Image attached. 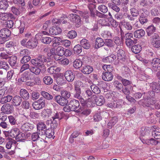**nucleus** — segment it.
Segmentation results:
<instances>
[{"label": "nucleus", "mask_w": 160, "mask_h": 160, "mask_svg": "<svg viewBox=\"0 0 160 160\" xmlns=\"http://www.w3.org/2000/svg\"><path fill=\"white\" fill-rule=\"evenodd\" d=\"M19 131V130L17 128H13L10 132V136L13 138H15L17 137V135Z\"/></svg>", "instance_id": "nucleus-52"}, {"label": "nucleus", "mask_w": 160, "mask_h": 160, "mask_svg": "<svg viewBox=\"0 0 160 160\" xmlns=\"http://www.w3.org/2000/svg\"><path fill=\"white\" fill-rule=\"evenodd\" d=\"M1 111L5 113L9 114L12 113L13 111V107L9 103H5L2 107Z\"/></svg>", "instance_id": "nucleus-11"}, {"label": "nucleus", "mask_w": 160, "mask_h": 160, "mask_svg": "<svg viewBox=\"0 0 160 160\" xmlns=\"http://www.w3.org/2000/svg\"><path fill=\"white\" fill-rule=\"evenodd\" d=\"M74 93L73 97L76 98H79L81 96V88L78 85L76 84L74 86Z\"/></svg>", "instance_id": "nucleus-31"}, {"label": "nucleus", "mask_w": 160, "mask_h": 160, "mask_svg": "<svg viewBox=\"0 0 160 160\" xmlns=\"http://www.w3.org/2000/svg\"><path fill=\"white\" fill-rule=\"evenodd\" d=\"M103 69L105 71V72L112 73L113 70V67L110 65H104L102 67Z\"/></svg>", "instance_id": "nucleus-56"}, {"label": "nucleus", "mask_w": 160, "mask_h": 160, "mask_svg": "<svg viewBox=\"0 0 160 160\" xmlns=\"http://www.w3.org/2000/svg\"><path fill=\"white\" fill-rule=\"evenodd\" d=\"M62 31V29L59 27L52 26L49 29V34L52 35H56L61 33Z\"/></svg>", "instance_id": "nucleus-15"}, {"label": "nucleus", "mask_w": 160, "mask_h": 160, "mask_svg": "<svg viewBox=\"0 0 160 160\" xmlns=\"http://www.w3.org/2000/svg\"><path fill=\"white\" fill-rule=\"evenodd\" d=\"M29 70L31 72L36 75H38L41 71V69L39 67L36 66H31Z\"/></svg>", "instance_id": "nucleus-33"}, {"label": "nucleus", "mask_w": 160, "mask_h": 160, "mask_svg": "<svg viewBox=\"0 0 160 160\" xmlns=\"http://www.w3.org/2000/svg\"><path fill=\"white\" fill-rule=\"evenodd\" d=\"M156 28L153 25L149 26L146 29V32L148 36H151L155 32Z\"/></svg>", "instance_id": "nucleus-37"}, {"label": "nucleus", "mask_w": 160, "mask_h": 160, "mask_svg": "<svg viewBox=\"0 0 160 160\" xmlns=\"http://www.w3.org/2000/svg\"><path fill=\"white\" fill-rule=\"evenodd\" d=\"M53 100L62 106H66L68 102V100L66 98H63L60 95L55 96Z\"/></svg>", "instance_id": "nucleus-10"}, {"label": "nucleus", "mask_w": 160, "mask_h": 160, "mask_svg": "<svg viewBox=\"0 0 160 160\" xmlns=\"http://www.w3.org/2000/svg\"><path fill=\"white\" fill-rule=\"evenodd\" d=\"M116 56L114 54H111L110 55L103 58L102 61L104 63H111L113 62L116 58Z\"/></svg>", "instance_id": "nucleus-25"}, {"label": "nucleus", "mask_w": 160, "mask_h": 160, "mask_svg": "<svg viewBox=\"0 0 160 160\" xmlns=\"http://www.w3.org/2000/svg\"><path fill=\"white\" fill-rule=\"evenodd\" d=\"M104 42L103 39L101 38L98 37L96 39L94 47L96 49H98L104 46Z\"/></svg>", "instance_id": "nucleus-20"}, {"label": "nucleus", "mask_w": 160, "mask_h": 160, "mask_svg": "<svg viewBox=\"0 0 160 160\" xmlns=\"http://www.w3.org/2000/svg\"><path fill=\"white\" fill-rule=\"evenodd\" d=\"M41 95L43 96V97L45 99L48 100H50L53 99L52 96L48 93V92L44 91H42L41 92Z\"/></svg>", "instance_id": "nucleus-40"}, {"label": "nucleus", "mask_w": 160, "mask_h": 160, "mask_svg": "<svg viewBox=\"0 0 160 160\" xmlns=\"http://www.w3.org/2000/svg\"><path fill=\"white\" fill-rule=\"evenodd\" d=\"M66 36L70 39H73L77 37V32L75 30H71L68 32Z\"/></svg>", "instance_id": "nucleus-49"}, {"label": "nucleus", "mask_w": 160, "mask_h": 160, "mask_svg": "<svg viewBox=\"0 0 160 160\" xmlns=\"http://www.w3.org/2000/svg\"><path fill=\"white\" fill-rule=\"evenodd\" d=\"M118 121V118L116 116L112 117L107 124L108 127L109 129L112 128L116 123Z\"/></svg>", "instance_id": "nucleus-32"}, {"label": "nucleus", "mask_w": 160, "mask_h": 160, "mask_svg": "<svg viewBox=\"0 0 160 160\" xmlns=\"http://www.w3.org/2000/svg\"><path fill=\"white\" fill-rule=\"evenodd\" d=\"M73 67L76 68H79L82 65V62L79 59L76 60L73 63Z\"/></svg>", "instance_id": "nucleus-54"}, {"label": "nucleus", "mask_w": 160, "mask_h": 160, "mask_svg": "<svg viewBox=\"0 0 160 160\" xmlns=\"http://www.w3.org/2000/svg\"><path fill=\"white\" fill-rule=\"evenodd\" d=\"M117 59L115 62L116 65L119 63H123L126 60L125 52L122 49H119L117 52Z\"/></svg>", "instance_id": "nucleus-3"}, {"label": "nucleus", "mask_w": 160, "mask_h": 160, "mask_svg": "<svg viewBox=\"0 0 160 160\" xmlns=\"http://www.w3.org/2000/svg\"><path fill=\"white\" fill-rule=\"evenodd\" d=\"M82 47L80 44H77L74 47L73 51L75 54L78 55L82 52Z\"/></svg>", "instance_id": "nucleus-45"}, {"label": "nucleus", "mask_w": 160, "mask_h": 160, "mask_svg": "<svg viewBox=\"0 0 160 160\" xmlns=\"http://www.w3.org/2000/svg\"><path fill=\"white\" fill-rule=\"evenodd\" d=\"M14 22L12 20H7L5 22L4 25L6 27L9 28H14Z\"/></svg>", "instance_id": "nucleus-50"}, {"label": "nucleus", "mask_w": 160, "mask_h": 160, "mask_svg": "<svg viewBox=\"0 0 160 160\" xmlns=\"http://www.w3.org/2000/svg\"><path fill=\"white\" fill-rule=\"evenodd\" d=\"M140 9L136 8H132L130 9V13L133 16L137 17L139 15V12H140Z\"/></svg>", "instance_id": "nucleus-48"}, {"label": "nucleus", "mask_w": 160, "mask_h": 160, "mask_svg": "<svg viewBox=\"0 0 160 160\" xmlns=\"http://www.w3.org/2000/svg\"><path fill=\"white\" fill-rule=\"evenodd\" d=\"M19 94L21 98L24 100H28L29 98V94L28 91L23 88L21 89L19 92Z\"/></svg>", "instance_id": "nucleus-26"}, {"label": "nucleus", "mask_w": 160, "mask_h": 160, "mask_svg": "<svg viewBox=\"0 0 160 160\" xmlns=\"http://www.w3.org/2000/svg\"><path fill=\"white\" fill-rule=\"evenodd\" d=\"M92 96V98L95 100L97 105L101 106L104 103L105 100L103 96H97L95 95H94Z\"/></svg>", "instance_id": "nucleus-16"}, {"label": "nucleus", "mask_w": 160, "mask_h": 160, "mask_svg": "<svg viewBox=\"0 0 160 160\" xmlns=\"http://www.w3.org/2000/svg\"><path fill=\"white\" fill-rule=\"evenodd\" d=\"M39 132L37 131L31 133V140L33 142H37V145L38 147H43L44 145L45 140L41 138L39 136Z\"/></svg>", "instance_id": "nucleus-1"}, {"label": "nucleus", "mask_w": 160, "mask_h": 160, "mask_svg": "<svg viewBox=\"0 0 160 160\" xmlns=\"http://www.w3.org/2000/svg\"><path fill=\"white\" fill-rule=\"evenodd\" d=\"M132 90L133 91V87L132 86H128L127 87H123V89L121 91L124 94L126 95H129L130 94V91Z\"/></svg>", "instance_id": "nucleus-39"}, {"label": "nucleus", "mask_w": 160, "mask_h": 160, "mask_svg": "<svg viewBox=\"0 0 160 160\" xmlns=\"http://www.w3.org/2000/svg\"><path fill=\"white\" fill-rule=\"evenodd\" d=\"M54 133L53 130H50L48 129L44 135H46L47 137L50 138L52 137Z\"/></svg>", "instance_id": "nucleus-61"}, {"label": "nucleus", "mask_w": 160, "mask_h": 160, "mask_svg": "<svg viewBox=\"0 0 160 160\" xmlns=\"http://www.w3.org/2000/svg\"><path fill=\"white\" fill-rule=\"evenodd\" d=\"M61 96L66 98V99L69 98L71 96V93L66 90H63L61 92Z\"/></svg>", "instance_id": "nucleus-58"}, {"label": "nucleus", "mask_w": 160, "mask_h": 160, "mask_svg": "<svg viewBox=\"0 0 160 160\" xmlns=\"http://www.w3.org/2000/svg\"><path fill=\"white\" fill-rule=\"evenodd\" d=\"M12 99V96L10 95H4L3 98H1L0 101V103L2 104L5 103L7 102H9Z\"/></svg>", "instance_id": "nucleus-34"}, {"label": "nucleus", "mask_w": 160, "mask_h": 160, "mask_svg": "<svg viewBox=\"0 0 160 160\" xmlns=\"http://www.w3.org/2000/svg\"><path fill=\"white\" fill-rule=\"evenodd\" d=\"M33 125L29 123H25L23 124L21 127L23 132H26L30 131L33 128Z\"/></svg>", "instance_id": "nucleus-27"}, {"label": "nucleus", "mask_w": 160, "mask_h": 160, "mask_svg": "<svg viewBox=\"0 0 160 160\" xmlns=\"http://www.w3.org/2000/svg\"><path fill=\"white\" fill-rule=\"evenodd\" d=\"M151 68L154 71L160 69V58H154L151 61Z\"/></svg>", "instance_id": "nucleus-7"}, {"label": "nucleus", "mask_w": 160, "mask_h": 160, "mask_svg": "<svg viewBox=\"0 0 160 160\" xmlns=\"http://www.w3.org/2000/svg\"><path fill=\"white\" fill-rule=\"evenodd\" d=\"M90 88L93 92L95 94H98L101 92L100 88L98 86L95 85H92L90 86Z\"/></svg>", "instance_id": "nucleus-59"}, {"label": "nucleus", "mask_w": 160, "mask_h": 160, "mask_svg": "<svg viewBox=\"0 0 160 160\" xmlns=\"http://www.w3.org/2000/svg\"><path fill=\"white\" fill-rule=\"evenodd\" d=\"M150 87L152 90L156 93L160 92V84L157 82H152L150 84Z\"/></svg>", "instance_id": "nucleus-29"}, {"label": "nucleus", "mask_w": 160, "mask_h": 160, "mask_svg": "<svg viewBox=\"0 0 160 160\" xmlns=\"http://www.w3.org/2000/svg\"><path fill=\"white\" fill-rule=\"evenodd\" d=\"M64 48L62 47H58L56 49L57 53L59 56H62L65 54Z\"/></svg>", "instance_id": "nucleus-57"}, {"label": "nucleus", "mask_w": 160, "mask_h": 160, "mask_svg": "<svg viewBox=\"0 0 160 160\" xmlns=\"http://www.w3.org/2000/svg\"><path fill=\"white\" fill-rule=\"evenodd\" d=\"M113 84L116 88L120 92H121V91L123 89V86L121 83L119 82L118 81L114 82Z\"/></svg>", "instance_id": "nucleus-53"}, {"label": "nucleus", "mask_w": 160, "mask_h": 160, "mask_svg": "<svg viewBox=\"0 0 160 160\" xmlns=\"http://www.w3.org/2000/svg\"><path fill=\"white\" fill-rule=\"evenodd\" d=\"M52 112L50 109H46L43 110L42 116L45 118H47L51 115Z\"/></svg>", "instance_id": "nucleus-36"}, {"label": "nucleus", "mask_w": 160, "mask_h": 160, "mask_svg": "<svg viewBox=\"0 0 160 160\" xmlns=\"http://www.w3.org/2000/svg\"><path fill=\"white\" fill-rule=\"evenodd\" d=\"M38 58L40 59L44 65L45 63H47L48 66L51 65L53 63V61L49 58H47L43 55H40Z\"/></svg>", "instance_id": "nucleus-18"}, {"label": "nucleus", "mask_w": 160, "mask_h": 160, "mask_svg": "<svg viewBox=\"0 0 160 160\" xmlns=\"http://www.w3.org/2000/svg\"><path fill=\"white\" fill-rule=\"evenodd\" d=\"M90 13L87 11L84 12L82 15V17L84 19L85 22L87 23H89L90 22L89 19L90 18Z\"/></svg>", "instance_id": "nucleus-46"}, {"label": "nucleus", "mask_w": 160, "mask_h": 160, "mask_svg": "<svg viewBox=\"0 0 160 160\" xmlns=\"http://www.w3.org/2000/svg\"><path fill=\"white\" fill-rule=\"evenodd\" d=\"M8 6L7 0H2L0 1V9L6 10Z\"/></svg>", "instance_id": "nucleus-43"}, {"label": "nucleus", "mask_w": 160, "mask_h": 160, "mask_svg": "<svg viewBox=\"0 0 160 160\" xmlns=\"http://www.w3.org/2000/svg\"><path fill=\"white\" fill-rule=\"evenodd\" d=\"M151 44L155 48H158L160 47V40L151 41Z\"/></svg>", "instance_id": "nucleus-64"}, {"label": "nucleus", "mask_w": 160, "mask_h": 160, "mask_svg": "<svg viewBox=\"0 0 160 160\" xmlns=\"http://www.w3.org/2000/svg\"><path fill=\"white\" fill-rule=\"evenodd\" d=\"M118 5L114 4L111 2L108 3V7L111 8L117 12H118L120 10V8L118 6Z\"/></svg>", "instance_id": "nucleus-47"}, {"label": "nucleus", "mask_w": 160, "mask_h": 160, "mask_svg": "<svg viewBox=\"0 0 160 160\" xmlns=\"http://www.w3.org/2000/svg\"><path fill=\"white\" fill-rule=\"evenodd\" d=\"M37 131L39 132L41 136L43 135L45 133L46 131L48 129L46 125L44 122L39 121L37 124Z\"/></svg>", "instance_id": "nucleus-8"}, {"label": "nucleus", "mask_w": 160, "mask_h": 160, "mask_svg": "<svg viewBox=\"0 0 160 160\" xmlns=\"http://www.w3.org/2000/svg\"><path fill=\"white\" fill-rule=\"evenodd\" d=\"M30 73L28 71H26L21 75L20 78L18 79V82H25L30 79Z\"/></svg>", "instance_id": "nucleus-17"}, {"label": "nucleus", "mask_w": 160, "mask_h": 160, "mask_svg": "<svg viewBox=\"0 0 160 160\" xmlns=\"http://www.w3.org/2000/svg\"><path fill=\"white\" fill-rule=\"evenodd\" d=\"M15 138L18 141L23 142L25 140V135L19 131Z\"/></svg>", "instance_id": "nucleus-41"}, {"label": "nucleus", "mask_w": 160, "mask_h": 160, "mask_svg": "<svg viewBox=\"0 0 160 160\" xmlns=\"http://www.w3.org/2000/svg\"><path fill=\"white\" fill-rule=\"evenodd\" d=\"M80 45L81 47L86 49H89L91 45L90 42L85 38H83L80 42Z\"/></svg>", "instance_id": "nucleus-23"}, {"label": "nucleus", "mask_w": 160, "mask_h": 160, "mask_svg": "<svg viewBox=\"0 0 160 160\" xmlns=\"http://www.w3.org/2000/svg\"><path fill=\"white\" fill-rule=\"evenodd\" d=\"M45 99L40 98L38 100L32 103V107L35 109L40 110L45 107Z\"/></svg>", "instance_id": "nucleus-6"}, {"label": "nucleus", "mask_w": 160, "mask_h": 160, "mask_svg": "<svg viewBox=\"0 0 160 160\" xmlns=\"http://www.w3.org/2000/svg\"><path fill=\"white\" fill-rule=\"evenodd\" d=\"M93 71L92 67L88 65H83L81 70V72L86 74L91 73Z\"/></svg>", "instance_id": "nucleus-19"}, {"label": "nucleus", "mask_w": 160, "mask_h": 160, "mask_svg": "<svg viewBox=\"0 0 160 160\" xmlns=\"http://www.w3.org/2000/svg\"><path fill=\"white\" fill-rule=\"evenodd\" d=\"M43 81L45 84L50 85L52 83L53 80L51 76H46L43 78Z\"/></svg>", "instance_id": "nucleus-44"}, {"label": "nucleus", "mask_w": 160, "mask_h": 160, "mask_svg": "<svg viewBox=\"0 0 160 160\" xmlns=\"http://www.w3.org/2000/svg\"><path fill=\"white\" fill-rule=\"evenodd\" d=\"M96 5L92 3H90L88 5V8L90 12V16L92 18H94L96 16Z\"/></svg>", "instance_id": "nucleus-30"}, {"label": "nucleus", "mask_w": 160, "mask_h": 160, "mask_svg": "<svg viewBox=\"0 0 160 160\" xmlns=\"http://www.w3.org/2000/svg\"><path fill=\"white\" fill-rule=\"evenodd\" d=\"M30 62L33 66H36L41 68H42L44 66L42 62L38 58L32 59L30 60Z\"/></svg>", "instance_id": "nucleus-21"}, {"label": "nucleus", "mask_w": 160, "mask_h": 160, "mask_svg": "<svg viewBox=\"0 0 160 160\" xmlns=\"http://www.w3.org/2000/svg\"><path fill=\"white\" fill-rule=\"evenodd\" d=\"M46 123L47 125H49L50 124V126L51 128L54 129L56 128L58 125V122L54 120H52L51 119L50 120H48L46 121Z\"/></svg>", "instance_id": "nucleus-38"}, {"label": "nucleus", "mask_w": 160, "mask_h": 160, "mask_svg": "<svg viewBox=\"0 0 160 160\" xmlns=\"http://www.w3.org/2000/svg\"><path fill=\"white\" fill-rule=\"evenodd\" d=\"M70 21L75 23L76 27L79 28L81 25V19L79 16L74 13L69 15Z\"/></svg>", "instance_id": "nucleus-5"}, {"label": "nucleus", "mask_w": 160, "mask_h": 160, "mask_svg": "<svg viewBox=\"0 0 160 160\" xmlns=\"http://www.w3.org/2000/svg\"><path fill=\"white\" fill-rule=\"evenodd\" d=\"M64 76L66 80L68 82H72L75 78V74L71 70L66 71L65 72Z\"/></svg>", "instance_id": "nucleus-14"}, {"label": "nucleus", "mask_w": 160, "mask_h": 160, "mask_svg": "<svg viewBox=\"0 0 160 160\" xmlns=\"http://www.w3.org/2000/svg\"><path fill=\"white\" fill-rule=\"evenodd\" d=\"M145 31L142 29L137 30L133 32V35L135 38H140L145 35Z\"/></svg>", "instance_id": "nucleus-28"}, {"label": "nucleus", "mask_w": 160, "mask_h": 160, "mask_svg": "<svg viewBox=\"0 0 160 160\" xmlns=\"http://www.w3.org/2000/svg\"><path fill=\"white\" fill-rule=\"evenodd\" d=\"M140 14L139 15V21L142 24L147 23L148 21V12L145 8L140 9Z\"/></svg>", "instance_id": "nucleus-4"}, {"label": "nucleus", "mask_w": 160, "mask_h": 160, "mask_svg": "<svg viewBox=\"0 0 160 160\" xmlns=\"http://www.w3.org/2000/svg\"><path fill=\"white\" fill-rule=\"evenodd\" d=\"M124 102L121 100H118L116 101H112L108 102L107 104L108 107L114 109L115 108L120 109L123 108Z\"/></svg>", "instance_id": "nucleus-2"}, {"label": "nucleus", "mask_w": 160, "mask_h": 160, "mask_svg": "<svg viewBox=\"0 0 160 160\" xmlns=\"http://www.w3.org/2000/svg\"><path fill=\"white\" fill-rule=\"evenodd\" d=\"M11 34V31L7 28H2L0 30V37L4 39H8Z\"/></svg>", "instance_id": "nucleus-13"}, {"label": "nucleus", "mask_w": 160, "mask_h": 160, "mask_svg": "<svg viewBox=\"0 0 160 160\" xmlns=\"http://www.w3.org/2000/svg\"><path fill=\"white\" fill-rule=\"evenodd\" d=\"M104 43L109 48L113 47L115 45L113 40L111 39H106Z\"/></svg>", "instance_id": "nucleus-63"}, {"label": "nucleus", "mask_w": 160, "mask_h": 160, "mask_svg": "<svg viewBox=\"0 0 160 160\" xmlns=\"http://www.w3.org/2000/svg\"><path fill=\"white\" fill-rule=\"evenodd\" d=\"M102 77L103 80L107 82L112 81L113 78L112 73L108 72H103Z\"/></svg>", "instance_id": "nucleus-24"}, {"label": "nucleus", "mask_w": 160, "mask_h": 160, "mask_svg": "<svg viewBox=\"0 0 160 160\" xmlns=\"http://www.w3.org/2000/svg\"><path fill=\"white\" fill-rule=\"evenodd\" d=\"M132 51L135 54H137L141 51L142 48L141 46L139 44H137L133 45L131 48Z\"/></svg>", "instance_id": "nucleus-42"}, {"label": "nucleus", "mask_w": 160, "mask_h": 160, "mask_svg": "<svg viewBox=\"0 0 160 160\" xmlns=\"http://www.w3.org/2000/svg\"><path fill=\"white\" fill-rule=\"evenodd\" d=\"M38 42L35 38L30 39L27 42V48H29L33 49L35 48L37 45Z\"/></svg>", "instance_id": "nucleus-22"}, {"label": "nucleus", "mask_w": 160, "mask_h": 160, "mask_svg": "<svg viewBox=\"0 0 160 160\" xmlns=\"http://www.w3.org/2000/svg\"><path fill=\"white\" fill-rule=\"evenodd\" d=\"M81 113L85 115H87L90 114L91 111L89 109L85 103H82L81 106L79 108V110L77 111V113Z\"/></svg>", "instance_id": "nucleus-12"}, {"label": "nucleus", "mask_w": 160, "mask_h": 160, "mask_svg": "<svg viewBox=\"0 0 160 160\" xmlns=\"http://www.w3.org/2000/svg\"><path fill=\"white\" fill-rule=\"evenodd\" d=\"M41 41L43 43L48 44L51 42L52 39L51 38L47 37H42Z\"/></svg>", "instance_id": "nucleus-62"}, {"label": "nucleus", "mask_w": 160, "mask_h": 160, "mask_svg": "<svg viewBox=\"0 0 160 160\" xmlns=\"http://www.w3.org/2000/svg\"><path fill=\"white\" fill-rule=\"evenodd\" d=\"M12 101L13 105L15 106H18L21 104L22 99L20 96L16 95L13 97Z\"/></svg>", "instance_id": "nucleus-35"}, {"label": "nucleus", "mask_w": 160, "mask_h": 160, "mask_svg": "<svg viewBox=\"0 0 160 160\" xmlns=\"http://www.w3.org/2000/svg\"><path fill=\"white\" fill-rule=\"evenodd\" d=\"M9 62L10 65L12 67L15 66L17 61V57L16 56L10 57L9 58Z\"/></svg>", "instance_id": "nucleus-55"}, {"label": "nucleus", "mask_w": 160, "mask_h": 160, "mask_svg": "<svg viewBox=\"0 0 160 160\" xmlns=\"http://www.w3.org/2000/svg\"><path fill=\"white\" fill-rule=\"evenodd\" d=\"M134 40L132 39L128 40L125 41L126 45L129 48H132L133 45L136 42L137 40L136 39L133 38Z\"/></svg>", "instance_id": "nucleus-60"}, {"label": "nucleus", "mask_w": 160, "mask_h": 160, "mask_svg": "<svg viewBox=\"0 0 160 160\" xmlns=\"http://www.w3.org/2000/svg\"><path fill=\"white\" fill-rule=\"evenodd\" d=\"M148 98H143L142 99L140 100L138 102L139 104L142 106L144 107H148Z\"/></svg>", "instance_id": "nucleus-51"}, {"label": "nucleus", "mask_w": 160, "mask_h": 160, "mask_svg": "<svg viewBox=\"0 0 160 160\" xmlns=\"http://www.w3.org/2000/svg\"><path fill=\"white\" fill-rule=\"evenodd\" d=\"M69 106L71 107L72 111H74L77 113V111L79 110V108L81 106L80 105V103L78 100L73 99L70 101L68 102Z\"/></svg>", "instance_id": "nucleus-9"}]
</instances>
